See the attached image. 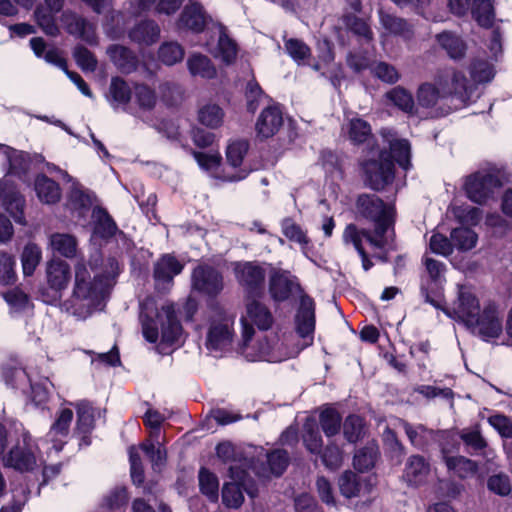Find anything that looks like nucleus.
I'll list each match as a JSON object with an SVG mask.
<instances>
[{
	"mask_svg": "<svg viewBox=\"0 0 512 512\" xmlns=\"http://www.w3.org/2000/svg\"><path fill=\"white\" fill-rule=\"evenodd\" d=\"M75 279L71 298L65 302L67 312L78 319L89 317L106 297L110 279L101 273L92 276L87 265L78 261L75 265Z\"/></svg>",
	"mask_w": 512,
	"mask_h": 512,
	"instance_id": "nucleus-1",
	"label": "nucleus"
},
{
	"mask_svg": "<svg viewBox=\"0 0 512 512\" xmlns=\"http://www.w3.org/2000/svg\"><path fill=\"white\" fill-rule=\"evenodd\" d=\"M140 321L144 338L156 343L159 338L158 322L161 324V340L163 344H178L183 330L178 321L173 304H166L158 312L154 298L147 297L140 303Z\"/></svg>",
	"mask_w": 512,
	"mask_h": 512,
	"instance_id": "nucleus-2",
	"label": "nucleus"
},
{
	"mask_svg": "<svg viewBox=\"0 0 512 512\" xmlns=\"http://www.w3.org/2000/svg\"><path fill=\"white\" fill-rule=\"evenodd\" d=\"M471 86L461 72L446 71L437 76L435 84L423 83L417 90L418 104L425 108L435 106L442 98L454 96L461 102L470 98Z\"/></svg>",
	"mask_w": 512,
	"mask_h": 512,
	"instance_id": "nucleus-3",
	"label": "nucleus"
},
{
	"mask_svg": "<svg viewBox=\"0 0 512 512\" xmlns=\"http://www.w3.org/2000/svg\"><path fill=\"white\" fill-rule=\"evenodd\" d=\"M160 430L151 431L149 437L139 445L128 448L130 475L132 480H143L144 465L140 457V451L144 453L154 472H162L168 459V452L164 437L161 439Z\"/></svg>",
	"mask_w": 512,
	"mask_h": 512,
	"instance_id": "nucleus-4",
	"label": "nucleus"
},
{
	"mask_svg": "<svg viewBox=\"0 0 512 512\" xmlns=\"http://www.w3.org/2000/svg\"><path fill=\"white\" fill-rule=\"evenodd\" d=\"M208 322L207 349L220 351L229 347L235 334V315L220 306H215L210 311Z\"/></svg>",
	"mask_w": 512,
	"mask_h": 512,
	"instance_id": "nucleus-5",
	"label": "nucleus"
},
{
	"mask_svg": "<svg viewBox=\"0 0 512 512\" xmlns=\"http://www.w3.org/2000/svg\"><path fill=\"white\" fill-rule=\"evenodd\" d=\"M40 460L36 440L27 431H23L17 443L2 457L4 467L24 473L32 472Z\"/></svg>",
	"mask_w": 512,
	"mask_h": 512,
	"instance_id": "nucleus-6",
	"label": "nucleus"
},
{
	"mask_svg": "<svg viewBox=\"0 0 512 512\" xmlns=\"http://www.w3.org/2000/svg\"><path fill=\"white\" fill-rule=\"evenodd\" d=\"M358 213L375 223L376 234H390L393 238L394 208L374 194H362L356 202Z\"/></svg>",
	"mask_w": 512,
	"mask_h": 512,
	"instance_id": "nucleus-7",
	"label": "nucleus"
},
{
	"mask_svg": "<svg viewBox=\"0 0 512 512\" xmlns=\"http://www.w3.org/2000/svg\"><path fill=\"white\" fill-rule=\"evenodd\" d=\"M503 317V311L494 301H486L468 329L484 341L497 339L503 332Z\"/></svg>",
	"mask_w": 512,
	"mask_h": 512,
	"instance_id": "nucleus-8",
	"label": "nucleus"
},
{
	"mask_svg": "<svg viewBox=\"0 0 512 512\" xmlns=\"http://www.w3.org/2000/svg\"><path fill=\"white\" fill-rule=\"evenodd\" d=\"M500 186L498 176L487 171L475 172L467 176L464 182L467 197L477 204H483L491 199Z\"/></svg>",
	"mask_w": 512,
	"mask_h": 512,
	"instance_id": "nucleus-9",
	"label": "nucleus"
},
{
	"mask_svg": "<svg viewBox=\"0 0 512 512\" xmlns=\"http://www.w3.org/2000/svg\"><path fill=\"white\" fill-rule=\"evenodd\" d=\"M481 310L482 307L477 296L471 290L462 286L459 288L457 299L450 309L445 310V314L460 321L468 328Z\"/></svg>",
	"mask_w": 512,
	"mask_h": 512,
	"instance_id": "nucleus-10",
	"label": "nucleus"
},
{
	"mask_svg": "<svg viewBox=\"0 0 512 512\" xmlns=\"http://www.w3.org/2000/svg\"><path fill=\"white\" fill-rule=\"evenodd\" d=\"M242 337L250 341L254 334L253 325L260 330H267L273 324V316L269 309L258 301H251L246 306V316L241 318Z\"/></svg>",
	"mask_w": 512,
	"mask_h": 512,
	"instance_id": "nucleus-11",
	"label": "nucleus"
},
{
	"mask_svg": "<svg viewBox=\"0 0 512 512\" xmlns=\"http://www.w3.org/2000/svg\"><path fill=\"white\" fill-rule=\"evenodd\" d=\"M364 170L367 176V183L374 190H381L394 179V163L380 154L379 160H370L364 164Z\"/></svg>",
	"mask_w": 512,
	"mask_h": 512,
	"instance_id": "nucleus-12",
	"label": "nucleus"
},
{
	"mask_svg": "<svg viewBox=\"0 0 512 512\" xmlns=\"http://www.w3.org/2000/svg\"><path fill=\"white\" fill-rule=\"evenodd\" d=\"M364 238L371 244V246L378 249L389 247L393 242V238L390 234H381L380 236L376 234V229L374 230V233H371L365 229H358L354 224H348L342 235L343 243L345 245L352 244L358 253L361 250H364L362 245V240Z\"/></svg>",
	"mask_w": 512,
	"mask_h": 512,
	"instance_id": "nucleus-13",
	"label": "nucleus"
},
{
	"mask_svg": "<svg viewBox=\"0 0 512 512\" xmlns=\"http://www.w3.org/2000/svg\"><path fill=\"white\" fill-rule=\"evenodd\" d=\"M234 274L239 284L249 293L258 294L265 280L264 268L256 262L234 263Z\"/></svg>",
	"mask_w": 512,
	"mask_h": 512,
	"instance_id": "nucleus-14",
	"label": "nucleus"
},
{
	"mask_svg": "<svg viewBox=\"0 0 512 512\" xmlns=\"http://www.w3.org/2000/svg\"><path fill=\"white\" fill-rule=\"evenodd\" d=\"M192 284L196 290L215 296L223 289V277L215 268L199 265L192 273Z\"/></svg>",
	"mask_w": 512,
	"mask_h": 512,
	"instance_id": "nucleus-15",
	"label": "nucleus"
},
{
	"mask_svg": "<svg viewBox=\"0 0 512 512\" xmlns=\"http://www.w3.org/2000/svg\"><path fill=\"white\" fill-rule=\"evenodd\" d=\"M70 405L76 409L77 420L75 431L78 435H81L80 446H88L90 445L89 434L94 429L96 409L87 400H79L70 403Z\"/></svg>",
	"mask_w": 512,
	"mask_h": 512,
	"instance_id": "nucleus-16",
	"label": "nucleus"
},
{
	"mask_svg": "<svg viewBox=\"0 0 512 512\" xmlns=\"http://www.w3.org/2000/svg\"><path fill=\"white\" fill-rule=\"evenodd\" d=\"M299 289L298 279L288 271H276L270 277L269 291L275 301H285Z\"/></svg>",
	"mask_w": 512,
	"mask_h": 512,
	"instance_id": "nucleus-17",
	"label": "nucleus"
},
{
	"mask_svg": "<svg viewBox=\"0 0 512 512\" xmlns=\"http://www.w3.org/2000/svg\"><path fill=\"white\" fill-rule=\"evenodd\" d=\"M71 408H62L56 415V419L46 435L47 441L53 444V448L59 452L67 441L70 424L73 419Z\"/></svg>",
	"mask_w": 512,
	"mask_h": 512,
	"instance_id": "nucleus-18",
	"label": "nucleus"
},
{
	"mask_svg": "<svg viewBox=\"0 0 512 512\" xmlns=\"http://www.w3.org/2000/svg\"><path fill=\"white\" fill-rule=\"evenodd\" d=\"M297 333L306 338L312 336L315 329V303L307 295L300 299V305L295 316Z\"/></svg>",
	"mask_w": 512,
	"mask_h": 512,
	"instance_id": "nucleus-19",
	"label": "nucleus"
},
{
	"mask_svg": "<svg viewBox=\"0 0 512 512\" xmlns=\"http://www.w3.org/2000/svg\"><path fill=\"white\" fill-rule=\"evenodd\" d=\"M380 134L389 144L391 155L394 160L404 170H408L411 166V147L408 140L397 138L396 133L390 128H382Z\"/></svg>",
	"mask_w": 512,
	"mask_h": 512,
	"instance_id": "nucleus-20",
	"label": "nucleus"
},
{
	"mask_svg": "<svg viewBox=\"0 0 512 512\" xmlns=\"http://www.w3.org/2000/svg\"><path fill=\"white\" fill-rule=\"evenodd\" d=\"M451 452L448 444H441V454L447 469L459 478L472 477L477 471V464L464 456H449Z\"/></svg>",
	"mask_w": 512,
	"mask_h": 512,
	"instance_id": "nucleus-21",
	"label": "nucleus"
},
{
	"mask_svg": "<svg viewBox=\"0 0 512 512\" xmlns=\"http://www.w3.org/2000/svg\"><path fill=\"white\" fill-rule=\"evenodd\" d=\"M282 124L281 109L277 105H271L260 113L256 122V131L259 136L269 138L278 132Z\"/></svg>",
	"mask_w": 512,
	"mask_h": 512,
	"instance_id": "nucleus-22",
	"label": "nucleus"
},
{
	"mask_svg": "<svg viewBox=\"0 0 512 512\" xmlns=\"http://www.w3.org/2000/svg\"><path fill=\"white\" fill-rule=\"evenodd\" d=\"M218 42L210 53L215 59L221 60L225 65H231L235 62L238 54L237 43L229 37L227 30L224 26L218 25Z\"/></svg>",
	"mask_w": 512,
	"mask_h": 512,
	"instance_id": "nucleus-23",
	"label": "nucleus"
},
{
	"mask_svg": "<svg viewBox=\"0 0 512 512\" xmlns=\"http://www.w3.org/2000/svg\"><path fill=\"white\" fill-rule=\"evenodd\" d=\"M207 17L203 7L195 2L187 4L178 20L180 29H188L193 32H201L206 25Z\"/></svg>",
	"mask_w": 512,
	"mask_h": 512,
	"instance_id": "nucleus-24",
	"label": "nucleus"
},
{
	"mask_svg": "<svg viewBox=\"0 0 512 512\" xmlns=\"http://www.w3.org/2000/svg\"><path fill=\"white\" fill-rule=\"evenodd\" d=\"M400 422L411 445L418 449L425 448L430 440L434 439L438 434H441L442 437L447 440L450 439V435L447 432H435L423 424L413 426L405 420H401Z\"/></svg>",
	"mask_w": 512,
	"mask_h": 512,
	"instance_id": "nucleus-25",
	"label": "nucleus"
},
{
	"mask_svg": "<svg viewBox=\"0 0 512 512\" xmlns=\"http://www.w3.org/2000/svg\"><path fill=\"white\" fill-rule=\"evenodd\" d=\"M184 265L173 255H163L154 265V278L157 285L169 284L180 274Z\"/></svg>",
	"mask_w": 512,
	"mask_h": 512,
	"instance_id": "nucleus-26",
	"label": "nucleus"
},
{
	"mask_svg": "<svg viewBox=\"0 0 512 512\" xmlns=\"http://www.w3.org/2000/svg\"><path fill=\"white\" fill-rule=\"evenodd\" d=\"M255 482H225L222 487V502L228 508H238L244 501L243 490L254 497L252 484Z\"/></svg>",
	"mask_w": 512,
	"mask_h": 512,
	"instance_id": "nucleus-27",
	"label": "nucleus"
},
{
	"mask_svg": "<svg viewBox=\"0 0 512 512\" xmlns=\"http://www.w3.org/2000/svg\"><path fill=\"white\" fill-rule=\"evenodd\" d=\"M342 132L354 145H360L373 137L371 125L360 117H353L343 124Z\"/></svg>",
	"mask_w": 512,
	"mask_h": 512,
	"instance_id": "nucleus-28",
	"label": "nucleus"
},
{
	"mask_svg": "<svg viewBox=\"0 0 512 512\" xmlns=\"http://www.w3.org/2000/svg\"><path fill=\"white\" fill-rule=\"evenodd\" d=\"M243 353L249 361L280 362L284 359L274 351L267 339L259 340L255 345L243 340Z\"/></svg>",
	"mask_w": 512,
	"mask_h": 512,
	"instance_id": "nucleus-29",
	"label": "nucleus"
},
{
	"mask_svg": "<svg viewBox=\"0 0 512 512\" xmlns=\"http://www.w3.org/2000/svg\"><path fill=\"white\" fill-rule=\"evenodd\" d=\"M46 273L50 288L57 291L65 289L71 277L69 264L60 259L49 261Z\"/></svg>",
	"mask_w": 512,
	"mask_h": 512,
	"instance_id": "nucleus-30",
	"label": "nucleus"
},
{
	"mask_svg": "<svg viewBox=\"0 0 512 512\" xmlns=\"http://www.w3.org/2000/svg\"><path fill=\"white\" fill-rule=\"evenodd\" d=\"M46 484L48 482H11L12 505L2 507L0 512H21L28 499L31 486L36 487L39 492L41 487Z\"/></svg>",
	"mask_w": 512,
	"mask_h": 512,
	"instance_id": "nucleus-31",
	"label": "nucleus"
},
{
	"mask_svg": "<svg viewBox=\"0 0 512 512\" xmlns=\"http://www.w3.org/2000/svg\"><path fill=\"white\" fill-rule=\"evenodd\" d=\"M187 68L193 77L213 79L217 74L216 67L212 61L206 55L200 53H193L188 57Z\"/></svg>",
	"mask_w": 512,
	"mask_h": 512,
	"instance_id": "nucleus-32",
	"label": "nucleus"
},
{
	"mask_svg": "<svg viewBox=\"0 0 512 512\" xmlns=\"http://www.w3.org/2000/svg\"><path fill=\"white\" fill-rule=\"evenodd\" d=\"M35 191L39 200L45 204H54L61 198L59 184L44 174L36 177Z\"/></svg>",
	"mask_w": 512,
	"mask_h": 512,
	"instance_id": "nucleus-33",
	"label": "nucleus"
},
{
	"mask_svg": "<svg viewBox=\"0 0 512 512\" xmlns=\"http://www.w3.org/2000/svg\"><path fill=\"white\" fill-rule=\"evenodd\" d=\"M92 217L94 219L95 235L107 239L117 233V225L105 209L101 207L94 208Z\"/></svg>",
	"mask_w": 512,
	"mask_h": 512,
	"instance_id": "nucleus-34",
	"label": "nucleus"
},
{
	"mask_svg": "<svg viewBox=\"0 0 512 512\" xmlns=\"http://www.w3.org/2000/svg\"><path fill=\"white\" fill-rule=\"evenodd\" d=\"M132 97L128 83L119 77L112 78L109 86V101L114 107L127 105Z\"/></svg>",
	"mask_w": 512,
	"mask_h": 512,
	"instance_id": "nucleus-35",
	"label": "nucleus"
},
{
	"mask_svg": "<svg viewBox=\"0 0 512 512\" xmlns=\"http://www.w3.org/2000/svg\"><path fill=\"white\" fill-rule=\"evenodd\" d=\"M50 246L53 251L66 258L76 255L77 241L74 236L64 233H55L50 236Z\"/></svg>",
	"mask_w": 512,
	"mask_h": 512,
	"instance_id": "nucleus-36",
	"label": "nucleus"
},
{
	"mask_svg": "<svg viewBox=\"0 0 512 512\" xmlns=\"http://www.w3.org/2000/svg\"><path fill=\"white\" fill-rule=\"evenodd\" d=\"M386 98L401 111L415 113V102L412 94L401 86L394 87L386 93Z\"/></svg>",
	"mask_w": 512,
	"mask_h": 512,
	"instance_id": "nucleus-37",
	"label": "nucleus"
},
{
	"mask_svg": "<svg viewBox=\"0 0 512 512\" xmlns=\"http://www.w3.org/2000/svg\"><path fill=\"white\" fill-rule=\"evenodd\" d=\"M440 46L446 50L452 59H460L464 56L466 45L463 40L455 34L443 32L437 35Z\"/></svg>",
	"mask_w": 512,
	"mask_h": 512,
	"instance_id": "nucleus-38",
	"label": "nucleus"
},
{
	"mask_svg": "<svg viewBox=\"0 0 512 512\" xmlns=\"http://www.w3.org/2000/svg\"><path fill=\"white\" fill-rule=\"evenodd\" d=\"M110 58L123 72L129 73L136 67V57L131 50L124 46H113L108 50Z\"/></svg>",
	"mask_w": 512,
	"mask_h": 512,
	"instance_id": "nucleus-39",
	"label": "nucleus"
},
{
	"mask_svg": "<svg viewBox=\"0 0 512 512\" xmlns=\"http://www.w3.org/2000/svg\"><path fill=\"white\" fill-rule=\"evenodd\" d=\"M159 35L160 28L158 24L151 20L139 23L130 33L133 40L145 44L154 43Z\"/></svg>",
	"mask_w": 512,
	"mask_h": 512,
	"instance_id": "nucleus-40",
	"label": "nucleus"
},
{
	"mask_svg": "<svg viewBox=\"0 0 512 512\" xmlns=\"http://www.w3.org/2000/svg\"><path fill=\"white\" fill-rule=\"evenodd\" d=\"M379 451L377 445L371 443L359 450L353 460V465L359 472H367L372 469L378 458Z\"/></svg>",
	"mask_w": 512,
	"mask_h": 512,
	"instance_id": "nucleus-41",
	"label": "nucleus"
},
{
	"mask_svg": "<svg viewBox=\"0 0 512 512\" xmlns=\"http://www.w3.org/2000/svg\"><path fill=\"white\" fill-rule=\"evenodd\" d=\"M319 422L324 434L332 437L339 433L342 417L336 409L327 407L321 411Z\"/></svg>",
	"mask_w": 512,
	"mask_h": 512,
	"instance_id": "nucleus-42",
	"label": "nucleus"
},
{
	"mask_svg": "<svg viewBox=\"0 0 512 512\" xmlns=\"http://www.w3.org/2000/svg\"><path fill=\"white\" fill-rule=\"evenodd\" d=\"M198 120L202 125L215 129L222 125L224 112L216 104H206L199 109Z\"/></svg>",
	"mask_w": 512,
	"mask_h": 512,
	"instance_id": "nucleus-43",
	"label": "nucleus"
},
{
	"mask_svg": "<svg viewBox=\"0 0 512 512\" xmlns=\"http://www.w3.org/2000/svg\"><path fill=\"white\" fill-rule=\"evenodd\" d=\"M42 259L40 247L34 243H28L22 252L21 262L25 276H31Z\"/></svg>",
	"mask_w": 512,
	"mask_h": 512,
	"instance_id": "nucleus-44",
	"label": "nucleus"
},
{
	"mask_svg": "<svg viewBox=\"0 0 512 512\" xmlns=\"http://www.w3.org/2000/svg\"><path fill=\"white\" fill-rule=\"evenodd\" d=\"M430 464L423 456L412 455L405 465V476L408 480L423 479L429 475Z\"/></svg>",
	"mask_w": 512,
	"mask_h": 512,
	"instance_id": "nucleus-45",
	"label": "nucleus"
},
{
	"mask_svg": "<svg viewBox=\"0 0 512 512\" xmlns=\"http://www.w3.org/2000/svg\"><path fill=\"white\" fill-rule=\"evenodd\" d=\"M472 15L479 25L490 27L494 21V8L490 0H475Z\"/></svg>",
	"mask_w": 512,
	"mask_h": 512,
	"instance_id": "nucleus-46",
	"label": "nucleus"
},
{
	"mask_svg": "<svg viewBox=\"0 0 512 512\" xmlns=\"http://www.w3.org/2000/svg\"><path fill=\"white\" fill-rule=\"evenodd\" d=\"M379 14L381 25L388 33L408 37L410 30L404 19L385 13L382 10L379 11Z\"/></svg>",
	"mask_w": 512,
	"mask_h": 512,
	"instance_id": "nucleus-47",
	"label": "nucleus"
},
{
	"mask_svg": "<svg viewBox=\"0 0 512 512\" xmlns=\"http://www.w3.org/2000/svg\"><path fill=\"white\" fill-rule=\"evenodd\" d=\"M15 265L16 261L12 255L0 252V287L13 285L16 282Z\"/></svg>",
	"mask_w": 512,
	"mask_h": 512,
	"instance_id": "nucleus-48",
	"label": "nucleus"
},
{
	"mask_svg": "<svg viewBox=\"0 0 512 512\" xmlns=\"http://www.w3.org/2000/svg\"><path fill=\"white\" fill-rule=\"evenodd\" d=\"M3 298L13 312H21L31 307L29 296L19 287L3 293Z\"/></svg>",
	"mask_w": 512,
	"mask_h": 512,
	"instance_id": "nucleus-49",
	"label": "nucleus"
},
{
	"mask_svg": "<svg viewBox=\"0 0 512 512\" xmlns=\"http://www.w3.org/2000/svg\"><path fill=\"white\" fill-rule=\"evenodd\" d=\"M477 234L469 228H456L451 232V241L459 250H470L476 246Z\"/></svg>",
	"mask_w": 512,
	"mask_h": 512,
	"instance_id": "nucleus-50",
	"label": "nucleus"
},
{
	"mask_svg": "<svg viewBox=\"0 0 512 512\" xmlns=\"http://www.w3.org/2000/svg\"><path fill=\"white\" fill-rule=\"evenodd\" d=\"M459 436L464 444L475 452L482 451L487 447V442L481 434L479 425L461 430Z\"/></svg>",
	"mask_w": 512,
	"mask_h": 512,
	"instance_id": "nucleus-51",
	"label": "nucleus"
},
{
	"mask_svg": "<svg viewBox=\"0 0 512 512\" xmlns=\"http://www.w3.org/2000/svg\"><path fill=\"white\" fill-rule=\"evenodd\" d=\"M285 50L298 64H302L311 56V49L302 40L290 38L285 40Z\"/></svg>",
	"mask_w": 512,
	"mask_h": 512,
	"instance_id": "nucleus-52",
	"label": "nucleus"
},
{
	"mask_svg": "<svg viewBox=\"0 0 512 512\" xmlns=\"http://www.w3.org/2000/svg\"><path fill=\"white\" fill-rule=\"evenodd\" d=\"M159 59L166 65H174L184 57V49L176 42H167L160 46Z\"/></svg>",
	"mask_w": 512,
	"mask_h": 512,
	"instance_id": "nucleus-53",
	"label": "nucleus"
},
{
	"mask_svg": "<svg viewBox=\"0 0 512 512\" xmlns=\"http://www.w3.org/2000/svg\"><path fill=\"white\" fill-rule=\"evenodd\" d=\"M364 420L358 415H349L343 424V433L346 440L356 443L363 435Z\"/></svg>",
	"mask_w": 512,
	"mask_h": 512,
	"instance_id": "nucleus-54",
	"label": "nucleus"
},
{
	"mask_svg": "<svg viewBox=\"0 0 512 512\" xmlns=\"http://www.w3.org/2000/svg\"><path fill=\"white\" fill-rule=\"evenodd\" d=\"M183 0H140L141 7L145 10H154L166 15L174 14L181 6Z\"/></svg>",
	"mask_w": 512,
	"mask_h": 512,
	"instance_id": "nucleus-55",
	"label": "nucleus"
},
{
	"mask_svg": "<svg viewBox=\"0 0 512 512\" xmlns=\"http://www.w3.org/2000/svg\"><path fill=\"white\" fill-rule=\"evenodd\" d=\"M247 109L250 112H255L259 105L268 99V96L264 93L260 85L254 80H250L247 83L245 91Z\"/></svg>",
	"mask_w": 512,
	"mask_h": 512,
	"instance_id": "nucleus-56",
	"label": "nucleus"
},
{
	"mask_svg": "<svg viewBox=\"0 0 512 512\" xmlns=\"http://www.w3.org/2000/svg\"><path fill=\"white\" fill-rule=\"evenodd\" d=\"M302 438L304 445L309 452L314 454H319L321 452L323 446L322 437L313 423H305Z\"/></svg>",
	"mask_w": 512,
	"mask_h": 512,
	"instance_id": "nucleus-57",
	"label": "nucleus"
},
{
	"mask_svg": "<svg viewBox=\"0 0 512 512\" xmlns=\"http://www.w3.org/2000/svg\"><path fill=\"white\" fill-rule=\"evenodd\" d=\"M134 98L138 106L143 110L152 109L157 101L154 90L144 84L134 86Z\"/></svg>",
	"mask_w": 512,
	"mask_h": 512,
	"instance_id": "nucleus-58",
	"label": "nucleus"
},
{
	"mask_svg": "<svg viewBox=\"0 0 512 512\" xmlns=\"http://www.w3.org/2000/svg\"><path fill=\"white\" fill-rule=\"evenodd\" d=\"M249 148L247 141L238 140L230 143L227 147L226 157L228 163L233 167H239Z\"/></svg>",
	"mask_w": 512,
	"mask_h": 512,
	"instance_id": "nucleus-59",
	"label": "nucleus"
},
{
	"mask_svg": "<svg viewBox=\"0 0 512 512\" xmlns=\"http://www.w3.org/2000/svg\"><path fill=\"white\" fill-rule=\"evenodd\" d=\"M371 482H341L339 489L346 498L364 497L372 490Z\"/></svg>",
	"mask_w": 512,
	"mask_h": 512,
	"instance_id": "nucleus-60",
	"label": "nucleus"
},
{
	"mask_svg": "<svg viewBox=\"0 0 512 512\" xmlns=\"http://www.w3.org/2000/svg\"><path fill=\"white\" fill-rule=\"evenodd\" d=\"M470 74L477 83L489 82L494 77V68L489 62L478 60L471 65Z\"/></svg>",
	"mask_w": 512,
	"mask_h": 512,
	"instance_id": "nucleus-61",
	"label": "nucleus"
},
{
	"mask_svg": "<svg viewBox=\"0 0 512 512\" xmlns=\"http://www.w3.org/2000/svg\"><path fill=\"white\" fill-rule=\"evenodd\" d=\"M288 461V454L282 449H276L267 455L269 468L275 477H279L284 472Z\"/></svg>",
	"mask_w": 512,
	"mask_h": 512,
	"instance_id": "nucleus-62",
	"label": "nucleus"
},
{
	"mask_svg": "<svg viewBox=\"0 0 512 512\" xmlns=\"http://www.w3.org/2000/svg\"><path fill=\"white\" fill-rule=\"evenodd\" d=\"M55 14L56 13L50 12V10L46 11L44 9H37L35 12L39 26L44 33L49 36H56L59 33V28L55 21Z\"/></svg>",
	"mask_w": 512,
	"mask_h": 512,
	"instance_id": "nucleus-63",
	"label": "nucleus"
},
{
	"mask_svg": "<svg viewBox=\"0 0 512 512\" xmlns=\"http://www.w3.org/2000/svg\"><path fill=\"white\" fill-rule=\"evenodd\" d=\"M373 74L383 82L394 84L399 80L396 68L386 62L376 63L372 68Z\"/></svg>",
	"mask_w": 512,
	"mask_h": 512,
	"instance_id": "nucleus-64",
	"label": "nucleus"
}]
</instances>
